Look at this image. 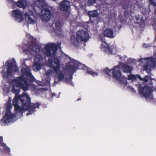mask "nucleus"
I'll list each match as a JSON object with an SVG mask.
<instances>
[{
	"instance_id": "obj_1",
	"label": "nucleus",
	"mask_w": 156,
	"mask_h": 156,
	"mask_svg": "<svg viewBox=\"0 0 156 156\" xmlns=\"http://www.w3.org/2000/svg\"><path fill=\"white\" fill-rule=\"evenodd\" d=\"M11 83L16 85H13L12 89V92L17 96L20 92V89H23L24 91H27L29 88V84L27 81V78H25L22 75L13 80Z\"/></svg>"
},
{
	"instance_id": "obj_2",
	"label": "nucleus",
	"mask_w": 156,
	"mask_h": 156,
	"mask_svg": "<svg viewBox=\"0 0 156 156\" xmlns=\"http://www.w3.org/2000/svg\"><path fill=\"white\" fill-rule=\"evenodd\" d=\"M50 67L54 70L57 75V77L59 81H62L64 78L65 75L60 70V61L59 59L54 57L48 59Z\"/></svg>"
},
{
	"instance_id": "obj_3",
	"label": "nucleus",
	"mask_w": 156,
	"mask_h": 156,
	"mask_svg": "<svg viewBox=\"0 0 156 156\" xmlns=\"http://www.w3.org/2000/svg\"><path fill=\"white\" fill-rule=\"evenodd\" d=\"M76 37L72 36L71 40L72 43L76 46L78 45L80 41L86 42L89 38L88 33L83 30L77 31L76 33Z\"/></svg>"
},
{
	"instance_id": "obj_4",
	"label": "nucleus",
	"mask_w": 156,
	"mask_h": 156,
	"mask_svg": "<svg viewBox=\"0 0 156 156\" xmlns=\"http://www.w3.org/2000/svg\"><path fill=\"white\" fill-rule=\"evenodd\" d=\"M26 100V103H23V107L26 109V111H28V112L27 113L26 115H29L33 114L36 111V108H39L41 104L39 103H31V102L30 98L28 95L27 93H25Z\"/></svg>"
},
{
	"instance_id": "obj_5",
	"label": "nucleus",
	"mask_w": 156,
	"mask_h": 156,
	"mask_svg": "<svg viewBox=\"0 0 156 156\" xmlns=\"http://www.w3.org/2000/svg\"><path fill=\"white\" fill-rule=\"evenodd\" d=\"M124 15L125 17L128 16L130 20L131 21L133 20L135 23L141 25L144 23L143 16L139 15H135L134 12L133 10H130L129 12L127 10H125L124 12Z\"/></svg>"
},
{
	"instance_id": "obj_6",
	"label": "nucleus",
	"mask_w": 156,
	"mask_h": 156,
	"mask_svg": "<svg viewBox=\"0 0 156 156\" xmlns=\"http://www.w3.org/2000/svg\"><path fill=\"white\" fill-rule=\"evenodd\" d=\"M153 87V83L152 79H151L149 81V84L147 85L140 88L139 92L141 96L147 98L150 96L152 92Z\"/></svg>"
},
{
	"instance_id": "obj_7",
	"label": "nucleus",
	"mask_w": 156,
	"mask_h": 156,
	"mask_svg": "<svg viewBox=\"0 0 156 156\" xmlns=\"http://www.w3.org/2000/svg\"><path fill=\"white\" fill-rule=\"evenodd\" d=\"M58 48V45L56 44H47L45 47V54L49 57L55 56Z\"/></svg>"
},
{
	"instance_id": "obj_8",
	"label": "nucleus",
	"mask_w": 156,
	"mask_h": 156,
	"mask_svg": "<svg viewBox=\"0 0 156 156\" xmlns=\"http://www.w3.org/2000/svg\"><path fill=\"white\" fill-rule=\"evenodd\" d=\"M7 64V70L6 72H5L4 70H2L1 72V73L4 77L9 78L12 75L14 65L12 62H11L10 60H7L6 62Z\"/></svg>"
},
{
	"instance_id": "obj_9",
	"label": "nucleus",
	"mask_w": 156,
	"mask_h": 156,
	"mask_svg": "<svg viewBox=\"0 0 156 156\" xmlns=\"http://www.w3.org/2000/svg\"><path fill=\"white\" fill-rule=\"evenodd\" d=\"M147 60L146 64L144 66V69L148 74L151 73V67L155 65V62L154 58L152 57H147L145 58Z\"/></svg>"
},
{
	"instance_id": "obj_10",
	"label": "nucleus",
	"mask_w": 156,
	"mask_h": 156,
	"mask_svg": "<svg viewBox=\"0 0 156 156\" xmlns=\"http://www.w3.org/2000/svg\"><path fill=\"white\" fill-rule=\"evenodd\" d=\"M42 13L40 15V17L42 21L47 22L49 20L51 17V11L47 8L44 9L42 11Z\"/></svg>"
},
{
	"instance_id": "obj_11",
	"label": "nucleus",
	"mask_w": 156,
	"mask_h": 156,
	"mask_svg": "<svg viewBox=\"0 0 156 156\" xmlns=\"http://www.w3.org/2000/svg\"><path fill=\"white\" fill-rule=\"evenodd\" d=\"M12 15L16 18V20L19 22H22L24 20L23 13L19 9H16L12 10Z\"/></svg>"
},
{
	"instance_id": "obj_12",
	"label": "nucleus",
	"mask_w": 156,
	"mask_h": 156,
	"mask_svg": "<svg viewBox=\"0 0 156 156\" xmlns=\"http://www.w3.org/2000/svg\"><path fill=\"white\" fill-rule=\"evenodd\" d=\"M32 50L36 53L34 56L35 60L41 62L43 59L42 55L39 53L40 50L39 45L37 44H35L34 46L32 48Z\"/></svg>"
},
{
	"instance_id": "obj_13",
	"label": "nucleus",
	"mask_w": 156,
	"mask_h": 156,
	"mask_svg": "<svg viewBox=\"0 0 156 156\" xmlns=\"http://www.w3.org/2000/svg\"><path fill=\"white\" fill-rule=\"evenodd\" d=\"M25 20L30 24H34L35 22L34 20L35 16L33 12L30 11L25 12Z\"/></svg>"
},
{
	"instance_id": "obj_14",
	"label": "nucleus",
	"mask_w": 156,
	"mask_h": 156,
	"mask_svg": "<svg viewBox=\"0 0 156 156\" xmlns=\"http://www.w3.org/2000/svg\"><path fill=\"white\" fill-rule=\"evenodd\" d=\"M120 69V65H118L112 69V77L116 80H119L121 77L122 74Z\"/></svg>"
},
{
	"instance_id": "obj_15",
	"label": "nucleus",
	"mask_w": 156,
	"mask_h": 156,
	"mask_svg": "<svg viewBox=\"0 0 156 156\" xmlns=\"http://www.w3.org/2000/svg\"><path fill=\"white\" fill-rule=\"evenodd\" d=\"M106 46L101 45V49L106 53L108 54H113L115 53L116 51V49L113 45L109 46L106 44Z\"/></svg>"
},
{
	"instance_id": "obj_16",
	"label": "nucleus",
	"mask_w": 156,
	"mask_h": 156,
	"mask_svg": "<svg viewBox=\"0 0 156 156\" xmlns=\"http://www.w3.org/2000/svg\"><path fill=\"white\" fill-rule=\"evenodd\" d=\"M70 7V3L66 0H63L60 3L59 8L61 10L63 11H67Z\"/></svg>"
},
{
	"instance_id": "obj_17",
	"label": "nucleus",
	"mask_w": 156,
	"mask_h": 156,
	"mask_svg": "<svg viewBox=\"0 0 156 156\" xmlns=\"http://www.w3.org/2000/svg\"><path fill=\"white\" fill-rule=\"evenodd\" d=\"M13 117V115L11 113H6L3 117L1 121L4 125L7 124L8 123H9L12 121Z\"/></svg>"
},
{
	"instance_id": "obj_18",
	"label": "nucleus",
	"mask_w": 156,
	"mask_h": 156,
	"mask_svg": "<svg viewBox=\"0 0 156 156\" xmlns=\"http://www.w3.org/2000/svg\"><path fill=\"white\" fill-rule=\"evenodd\" d=\"M26 96L23 97V98L21 99V102L22 104V107L20 106L19 105L14 106V110L15 111L17 112H23L24 111L26 110V109L23 107V103H26V100L25 99Z\"/></svg>"
},
{
	"instance_id": "obj_19",
	"label": "nucleus",
	"mask_w": 156,
	"mask_h": 156,
	"mask_svg": "<svg viewBox=\"0 0 156 156\" xmlns=\"http://www.w3.org/2000/svg\"><path fill=\"white\" fill-rule=\"evenodd\" d=\"M22 73L23 74L26 76L27 78V80H28L27 78H29L30 81L31 82H33L34 81V78L32 75L31 72L29 70H27L24 69L22 70Z\"/></svg>"
},
{
	"instance_id": "obj_20",
	"label": "nucleus",
	"mask_w": 156,
	"mask_h": 156,
	"mask_svg": "<svg viewBox=\"0 0 156 156\" xmlns=\"http://www.w3.org/2000/svg\"><path fill=\"white\" fill-rule=\"evenodd\" d=\"M25 93H23L21 95H18L16 96L13 98L12 100V104L14 106H15L16 105H18V100H19L21 101V99L23 98L24 97H26V96L25 94Z\"/></svg>"
},
{
	"instance_id": "obj_21",
	"label": "nucleus",
	"mask_w": 156,
	"mask_h": 156,
	"mask_svg": "<svg viewBox=\"0 0 156 156\" xmlns=\"http://www.w3.org/2000/svg\"><path fill=\"white\" fill-rule=\"evenodd\" d=\"M104 35L105 36L110 38H113V30L110 29H106L104 32Z\"/></svg>"
},
{
	"instance_id": "obj_22",
	"label": "nucleus",
	"mask_w": 156,
	"mask_h": 156,
	"mask_svg": "<svg viewBox=\"0 0 156 156\" xmlns=\"http://www.w3.org/2000/svg\"><path fill=\"white\" fill-rule=\"evenodd\" d=\"M61 23L59 21L57 20L55 23V28L54 29L55 32L59 33L61 32Z\"/></svg>"
},
{
	"instance_id": "obj_23",
	"label": "nucleus",
	"mask_w": 156,
	"mask_h": 156,
	"mask_svg": "<svg viewBox=\"0 0 156 156\" xmlns=\"http://www.w3.org/2000/svg\"><path fill=\"white\" fill-rule=\"evenodd\" d=\"M121 69L124 72L126 73H131L132 70L131 67L126 64H122Z\"/></svg>"
},
{
	"instance_id": "obj_24",
	"label": "nucleus",
	"mask_w": 156,
	"mask_h": 156,
	"mask_svg": "<svg viewBox=\"0 0 156 156\" xmlns=\"http://www.w3.org/2000/svg\"><path fill=\"white\" fill-rule=\"evenodd\" d=\"M36 6L40 8H42L45 5V0H37L34 2Z\"/></svg>"
},
{
	"instance_id": "obj_25",
	"label": "nucleus",
	"mask_w": 156,
	"mask_h": 156,
	"mask_svg": "<svg viewBox=\"0 0 156 156\" xmlns=\"http://www.w3.org/2000/svg\"><path fill=\"white\" fill-rule=\"evenodd\" d=\"M14 4L18 7L23 9H25L26 7V5L24 3L23 0H19L16 3L15 2Z\"/></svg>"
},
{
	"instance_id": "obj_26",
	"label": "nucleus",
	"mask_w": 156,
	"mask_h": 156,
	"mask_svg": "<svg viewBox=\"0 0 156 156\" xmlns=\"http://www.w3.org/2000/svg\"><path fill=\"white\" fill-rule=\"evenodd\" d=\"M76 66L74 65H69L66 66V69L69 71L70 72H72L73 73L75 72L76 70Z\"/></svg>"
},
{
	"instance_id": "obj_27",
	"label": "nucleus",
	"mask_w": 156,
	"mask_h": 156,
	"mask_svg": "<svg viewBox=\"0 0 156 156\" xmlns=\"http://www.w3.org/2000/svg\"><path fill=\"white\" fill-rule=\"evenodd\" d=\"M88 15L90 18L95 17L98 16V13L96 10L89 11L88 12Z\"/></svg>"
},
{
	"instance_id": "obj_28",
	"label": "nucleus",
	"mask_w": 156,
	"mask_h": 156,
	"mask_svg": "<svg viewBox=\"0 0 156 156\" xmlns=\"http://www.w3.org/2000/svg\"><path fill=\"white\" fill-rule=\"evenodd\" d=\"M33 69L36 71L40 70L41 69V65L40 64L37 62L34 63L33 66Z\"/></svg>"
},
{
	"instance_id": "obj_29",
	"label": "nucleus",
	"mask_w": 156,
	"mask_h": 156,
	"mask_svg": "<svg viewBox=\"0 0 156 156\" xmlns=\"http://www.w3.org/2000/svg\"><path fill=\"white\" fill-rule=\"evenodd\" d=\"M137 78L139 79V80L141 81H143L144 82H147L149 80V78H150V77L148 76H145L144 78L141 77V76L140 75H137Z\"/></svg>"
},
{
	"instance_id": "obj_30",
	"label": "nucleus",
	"mask_w": 156,
	"mask_h": 156,
	"mask_svg": "<svg viewBox=\"0 0 156 156\" xmlns=\"http://www.w3.org/2000/svg\"><path fill=\"white\" fill-rule=\"evenodd\" d=\"M120 83H122L124 84L126 81V79L125 76H121V77H120L119 80Z\"/></svg>"
},
{
	"instance_id": "obj_31",
	"label": "nucleus",
	"mask_w": 156,
	"mask_h": 156,
	"mask_svg": "<svg viewBox=\"0 0 156 156\" xmlns=\"http://www.w3.org/2000/svg\"><path fill=\"white\" fill-rule=\"evenodd\" d=\"M87 73H88V74H90L92 76H97L98 75V74L95 72H94L92 70H87Z\"/></svg>"
},
{
	"instance_id": "obj_32",
	"label": "nucleus",
	"mask_w": 156,
	"mask_h": 156,
	"mask_svg": "<svg viewBox=\"0 0 156 156\" xmlns=\"http://www.w3.org/2000/svg\"><path fill=\"white\" fill-rule=\"evenodd\" d=\"M128 80H136V77L135 75L133 74L129 75L128 76Z\"/></svg>"
},
{
	"instance_id": "obj_33",
	"label": "nucleus",
	"mask_w": 156,
	"mask_h": 156,
	"mask_svg": "<svg viewBox=\"0 0 156 156\" xmlns=\"http://www.w3.org/2000/svg\"><path fill=\"white\" fill-rule=\"evenodd\" d=\"M96 2V0H89L87 3L89 5H91L95 3Z\"/></svg>"
},
{
	"instance_id": "obj_34",
	"label": "nucleus",
	"mask_w": 156,
	"mask_h": 156,
	"mask_svg": "<svg viewBox=\"0 0 156 156\" xmlns=\"http://www.w3.org/2000/svg\"><path fill=\"white\" fill-rule=\"evenodd\" d=\"M149 3L154 6H156V0H149Z\"/></svg>"
},
{
	"instance_id": "obj_35",
	"label": "nucleus",
	"mask_w": 156,
	"mask_h": 156,
	"mask_svg": "<svg viewBox=\"0 0 156 156\" xmlns=\"http://www.w3.org/2000/svg\"><path fill=\"white\" fill-rule=\"evenodd\" d=\"M107 74L109 75L110 72L112 71V69H109L107 68H106L104 70Z\"/></svg>"
},
{
	"instance_id": "obj_36",
	"label": "nucleus",
	"mask_w": 156,
	"mask_h": 156,
	"mask_svg": "<svg viewBox=\"0 0 156 156\" xmlns=\"http://www.w3.org/2000/svg\"><path fill=\"white\" fill-rule=\"evenodd\" d=\"M53 73V72L51 69H49L48 70H47L46 72V75L49 76L50 74H51L52 73Z\"/></svg>"
},
{
	"instance_id": "obj_37",
	"label": "nucleus",
	"mask_w": 156,
	"mask_h": 156,
	"mask_svg": "<svg viewBox=\"0 0 156 156\" xmlns=\"http://www.w3.org/2000/svg\"><path fill=\"white\" fill-rule=\"evenodd\" d=\"M147 11L146 10V9L144 8H143L142 11V12L143 14L145 15L146 14Z\"/></svg>"
},
{
	"instance_id": "obj_38",
	"label": "nucleus",
	"mask_w": 156,
	"mask_h": 156,
	"mask_svg": "<svg viewBox=\"0 0 156 156\" xmlns=\"http://www.w3.org/2000/svg\"><path fill=\"white\" fill-rule=\"evenodd\" d=\"M9 3L14 4L15 2L13 0H6Z\"/></svg>"
},
{
	"instance_id": "obj_39",
	"label": "nucleus",
	"mask_w": 156,
	"mask_h": 156,
	"mask_svg": "<svg viewBox=\"0 0 156 156\" xmlns=\"http://www.w3.org/2000/svg\"><path fill=\"white\" fill-rule=\"evenodd\" d=\"M28 50L27 49H24L23 50V52L24 53H25L26 54H27L28 52Z\"/></svg>"
},
{
	"instance_id": "obj_40",
	"label": "nucleus",
	"mask_w": 156,
	"mask_h": 156,
	"mask_svg": "<svg viewBox=\"0 0 156 156\" xmlns=\"http://www.w3.org/2000/svg\"><path fill=\"white\" fill-rule=\"evenodd\" d=\"M3 141V138L2 136H0V145H1L2 142Z\"/></svg>"
},
{
	"instance_id": "obj_41",
	"label": "nucleus",
	"mask_w": 156,
	"mask_h": 156,
	"mask_svg": "<svg viewBox=\"0 0 156 156\" xmlns=\"http://www.w3.org/2000/svg\"><path fill=\"white\" fill-rule=\"evenodd\" d=\"M51 95L52 97L56 96V94L55 93H53L51 94Z\"/></svg>"
},
{
	"instance_id": "obj_42",
	"label": "nucleus",
	"mask_w": 156,
	"mask_h": 156,
	"mask_svg": "<svg viewBox=\"0 0 156 156\" xmlns=\"http://www.w3.org/2000/svg\"><path fill=\"white\" fill-rule=\"evenodd\" d=\"M65 80L67 81V82H68V81H70V80H69V79L68 78H66Z\"/></svg>"
},
{
	"instance_id": "obj_43",
	"label": "nucleus",
	"mask_w": 156,
	"mask_h": 156,
	"mask_svg": "<svg viewBox=\"0 0 156 156\" xmlns=\"http://www.w3.org/2000/svg\"><path fill=\"white\" fill-rule=\"evenodd\" d=\"M11 108V105H9L8 106H7V108L8 109L9 108Z\"/></svg>"
},
{
	"instance_id": "obj_44",
	"label": "nucleus",
	"mask_w": 156,
	"mask_h": 156,
	"mask_svg": "<svg viewBox=\"0 0 156 156\" xmlns=\"http://www.w3.org/2000/svg\"><path fill=\"white\" fill-rule=\"evenodd\" d=\"M69 78L71 80H72V75H70L69 76Z\"/></svg>"
},
{
	"instance_id": "obj_45",
	"label": "nucleus",
	"mask_w": 156,
	"mask_h": 156,
	"mask_svg": "<svg viewBox=\"0 0 156 156\" xmlns=\"http://www.w3.org/2000/svg\"><path fill=\"white\" fill-rule=\"evenodd\" d=\"M114 16L113 17H115V15H116V14H115V13H114Z\"/></svg>"
},
{
	"instance_id": "obj_46",
	"label": "nucleus",
	"mask_w": 156,
	"mask_h": 156,
	"mask_svg": "<svg viewBox=\"0 0 156 156\" xmlns=\"http://www.w3.org/2000/svg\"><path fill=\"white\" fill-rule=\"evenodd\" d=\"M80 100H81V98H79L77 100V101H79Z\"/></svg>"
},
{
	"instance_id": "obj_47",
	"label": "nucleus",
	"mask_w": 156,
	"mask_h": 156,
	"mask_svg": "<svg viewBox=\"0 0 156 156\" xmlns=\"http://www.w3.org/2000/svg\"><path fill=\"white\" fill-rule=\"evenodd\" d=\"M34 38L32 36H31L30 37V38Z\"/></svg>"
},
{
	"instance_id": "obj_48",
	"label": "nucleus",
	"mask_w": 156,
	"mask_h": 156,
	"mask_svg": "<svg viewBox=\"0 0 156 156\" xmlns=\"http://www.w3.org/2000/svg\"><path fill=\"white\" fill-rule=\"evenodd\" d=\"M52 1H56L57 0H52Z\"/></svg>"
},
{
	"instance_id": "obj_49",
	"label": "nucleus",
	"mask_w": 156,
	"mask_h": 156,
	"mask_svg": "<svg viewBox=\"0 0 156 156\" xmlns=\"http://www.w3.org/2000/svg\"><path fill=\"white\" fill-rule=\"evenodd\" d=\"M121 28V27H120L119 28V29H120Z\"/></svg>"
},
{
	"instance_id": "obj_50",
	"label": "nucleus",
	"mask_w": 156,
	"mask_h": 156,
	"mask_svg": "<svg viewBox=\"0 0 156 156\" xmlns=\"http://www.w3.org/2000/svg\"><path fill=\"white\" fill-rule=\"evenodd\" d=\"M101 40L102 41V38H101Z\"/></svg>"
},
{
	"instance_id": "obj_51",
	"label": "nucleus",
	"mask_w": 156,
	"mask_h": 156,
	"mask_svg": "<svg viewBox=\"0 0 156 156\" xmlns=\"http://www.w3.org/2000/svg\"><path fill=\"white\" fill-rule=\"evenodd\" d=\"M104 43L105 44L106 43V42H104Z\"/></svg>"
}]
</instances>
